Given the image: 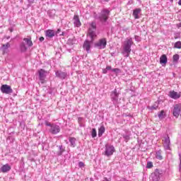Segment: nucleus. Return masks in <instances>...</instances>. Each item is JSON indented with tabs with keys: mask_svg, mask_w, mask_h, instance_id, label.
Masks as SVG:
<instances>
[{
	"mask_svg": "<svg viewBox=\"0 0 181 181\" xmlns=\"http://www.w3.org/2000/svg\"><path fill=\"white\" fill-rule=\"evenodd\" d=\"M134 45V42H132V38L127 39L126 41H124V43L123 45V50L122 52V54L124 57H129V54H131V51L132 50L131 49V46Z\"/></svg>",
	"mask_w": 181,
	"mask_h": 181,
	"instance_id": "nucleus-1",
	"label": "nucleus"
},
{
	"mask_svg": "<svg viewBox=\"0 0 181 181\" xmlns=\"http://www.w3.org/2000/svg\"><path fill=\"white\" fill-rule=\"evenodd\" d=\"M97 30V23L95 22H92L90 24V27L88 31V37L93 39V37H97L95 31Z\"/></svg>",
	"mask_w": 181,
	"mask_h": 181,
	"instance_id": "nucleus-2",
	"label": "nucleus"
},
{
	"mask_svg": "<svg viewBox=\"0 0 181 181\" xmlns=\"http://www.w3.org/2000/svg\"><path fill=\"white\" fill-rule=\"evenodd\" d=\"M119 94V91H118L117 89H115L113 91L111 92L110 98L114 105H117V104H118Z\"/></svg>",
	"mask_w": 181,
	"mask_h": 181,
	"instance_id": "nucleus-3",
	"label": "nucleus"
},
{
	"mask_svg": "<svg viewBox=\"0 0 181 181\" xmlns=\"http://www.w3.org/2000/svg\"><path fill=\"white\" fill-rule=\"evenodd\" d=\"M94 39H95V37L90 38V40H86L84 41L83 48L87 52V53H90V50L91 49V45H93Z\"/></svg>",
	"mask_w": 181,
	"mask_h": 181,
	"instance_id": "nucleus-4",
	"label": "nucleus"
},
{
	"mask_svg": "<svg viewBox=\"0 0 181 181\" xmlns=\"http://www.w3.org/2000/svg\"><path fill=\"white\" fill-rule=\"evenodd\" d=\"M114 152H115V148L114 146L106 144L105 145V156H111L114 155Z\"/></svg>",
	"mask_w": 181,
	"mask_h": 181,
	"instance_id": "nucleus-5",
	"label": "nucleus"
},
{
	"mask_svg": "<svg viewBox=\"0 0 181 181\" xmlns=\"http://www.w3.org/2000/svg\"><path fill=\"white\" fill-rule=\"evenodd\" d=\"M108 16H110V10L103 9L101 11V15L99 16V19L100 22H107Z\"/></svg>",
	"mask_w": 181,
	"mask_h": 181,
	"instance_id": "nucleus-6",
	"label": "nucleus"
},
{
	"mask_svg": "<svg viewBox=\"0 0 181 181\" xmlns=\"http://www.w3.org/2000/svg\"><path fill=\"white\" fill-rule=\"evenodd\" d=\"M0 90L3 94H12L13 93V90L11 88V86L7 84L2 85Z\"/></svg>",
	"mask_w": 181,
	"mask_h": 181,
	"instance_id": "nucleus-7",
	"label": "nucleus"
},
{
	"mask_svg": "<svg viewBox=\"0 0 181 181\" xmlns=\"http://www.w3.org/2000/svg\"><path fill=\"white\" fill-rule=\"evenodd\" d=\"M107 47V39L102 38L98 40V42L95 43V47H98V49H105Z\"/></svg>",
	"mask_w": 181,
	"mask_h": 181,
	"instance_id": "nucleus-8",
	"label": "nucleus"
},
{
	"mask_svg": "<svg viewBox=\"0 0 181 181\" xmlns=\"http://www.w3.org/2000/svg\"><path fill=\"white\" fill-rule=\"evenodd\" d=\"M49 132L53 135L59 134V132H60V126L55 124H52L51 128L49 129Z\"/></svg>",
	"mask_w": 181,
	"mask_h": 181,
	"instance_id": "nucleus-9",
	"label": "nucleus"
},
{
	"mask_svg": "<svg viewBox=\"0 0 181 181\" xmlns=\"http://www.w3.org/2000/svg\"><path fill=\"white\" fill-rule=\"evenodd\" d=\"M163 146L165 151H169V149H170V138H169V136L165 137L163 140Z\"/></svg>",
	"mask_w": 181,
	"mask_h": 181,
	"instance_id": "nucleus-10",
	"label": "nucleus"
},
{
	"mask_svg": "<svg viewBox=\"0 0 181 181\" xmlns=\"http://www.w3.org/2000/svg\"><path fill=\"white\" fill-rule=\"evenodd\" d=\"M38 74L40 81H45V78L47 76V71H45V69H40L38 71Z\"/></svg>",
	"mask_w": 181,
	"mask_h": 181,
	"instance_id": "nucleus-11",
	"label": "nucleus"
},
{
	"mask_svg": "<svg viewBox=\"0 0 181 181\" xmlns=\"http://www.w3.org/2000/svg\"><path fill=\"white\" fill-rule=\"evenodd\" d=\"M173 114L174 117H175L176 118H177L179 117V115H180V105L177 104L174 106Z\"/></svg>",
	"mask_w": 181,
	"mask_h": 181,
	"instance_id": "nucleus-12",
	"label": "nucleus"
},
{
	"mask_svg": "<svg viewBox=\"0 0 181 181\" xmlns=\"http://www.w3.org/2000/svg\"><path fill=\"white\" fill-rule=\"evenodd\" d=\"M55 74L58 78H61L62 80H64L67 77V73L63 72L62 71H57Z\"/></svg>",
	"mask_w": 181,
	"mask_h": 181,
	"instance_id": "nucleus-13",
	"label": "nucleus"
},
{
	"mask_svg": "<svg viewBox=\"0 0 181 181\" xmlns=\"http://www.w3.org/2000/svg\"><path fill=\"white\" fill-rule=\"evenodd\" d=\"M169 97H170V98H173V100H177L180 97V93L175 90H171L169 92Z\"/></svg>",
	"mask_w": 181,
	"mask_h": 181,
	"instance_id": "nucleus-14",
	"label": "nucleus"
},
{
	"mask_svg": "<svg viewBox=\"0 0 181 181\" xmlns=\"http://www.w3.org/2000/svg\"><path fill=\"white\" fill-rule=\"evenodd\" d=\"M74 25L76 28H80L81 26V21H80V18L78 16H74Z\"/></svg>",
	"mask_w": 181,
	"mask_h": 181,
	"instance_id": "nucleus-15",
	"label": "nucleus"
},
{
	"mask_svg": "<svg viewBox=\"0 0 181 181\" xmlns=\"http://www.w3.org/2000/svg\"><path fill=\"white\" fill-rule=\"evenodd\" d=\"M56 35V33L53 30H47L45 31V36L49 39H52Z\"/></svg>",
	"mask_w": 181,
	"mask_h": 181,
	"instance_id": "nucleus-16",
	"label": "nucleus"
},
{
	"mask_svg": "<svg viewBox=\"0 0 181 181\" xmlns=\"http://www.w3.org/2000/svg\"><path fill=\"white\" fill-rule=\"evenodd\" d=\"M142 10L141 8H136L133 11V16L134 19H139V14Z\"/></svg>",
	"mask_w": 181,
	"mask_h": 181,
	"instance_id": "nucleus-17",
	"label": "nucleus"
},
{
	"mask_svg": "<svg viewBox=\"0 0 181 181\" xmlns=\"http://www.w3.org/2000/svg\"><path fill=\"white\" fill-rule=\"evenodd\" d=\"M23 41L25 42L28 47H32V46H33V42H32V37L24 38Z\"/></svg>",
	"mask_w": 181,
	"mask_h": 181,
	"instance_id": "nucleus-18",
	"label": "nucleus"
},
{
	"mask_svg": "<svg viewBox=\"0 0 181 181\" xmlns=\"http://www.w3.org/2000/svg\"><path fill=\"white\" fill-rule=\"evenodd\" d=\"M160 64H166L168 63V57L165 54H163L160 58Z\"/></svg>",
	"mask_w": 181,
	"mask_h": 181,
	"instance_id": "nucleus-19",
	"label": "nucleus"
},
{
	"mask_svg": "<svg viewBox=\"0 0 181 181\" xmlns=\"http://www.w3.org/2000/svg\"><path fill=\"white\" fill-rule=\"evenodd\" d=\"M9 170H11V167L9 166V164L4 165L1 167V172H3V173H6V172H9Z\"/></svg>",
	"mask_w": 181,
	"mask_h": 181,
	"instance_id": "nucleus-20",
	"label": "nucleus"
},
{
	"mask_svg": "<svg viewBox=\"0 0 181 181\" xmlns=\"http://www.w3.org/2000/svg\"><path fill=\"white\" fill-rule=\"evenodd\" d=\"M105 132V127L104 125L100 126V127L98 129V136L99 138H101L103 136V134Z\"/></svg>",
	"mask_w": 181,
	"mask_h": 181,
	"instance_id": "nucleus-21",
	"label": "nucleus"
},
{
	"mask_svg": "<svg viewBox=\"0 0 181 181\" xmlns=\"http://www.w3.org/2000/svg\"><path fill=\"white\" fill-rule=\"evenodd\" d=\"M156 158L159 160H162V159H163V157L162 156V151L159 150L156 152Z\"/></svg>",
	"mask_w": 181,
	"mask_h": 181,
	"instance_id": "nucleus-22",
	"label": "nucleus"
},
{
	"mask_svg": "<svg viewBox=\"0 0 181 181\" xmlns=\"http://www.w3.org/2000/svg\"><path fill=\"white\" fill-rule=\"evenodd\" d=\"M20 50L23 52H25L26 50H28V47H26V45H25V42H21L20 44Z\"/></svg>",
	"mask_w": 181,
	"mask_h": 181,
	"instance_id": "nucleus-23",
	"label": "nucleus"
},
{
	"mask_svg": "<svg viewBox=\"0 0 181 181\" xmlns=\"http://www.w3.org/2000/svg\"><path fill=\"white\" fill-rule=\"evenodd\" d=\"M9 47H11V44H9V42H7L6 44L3 45L1 47L3 53H5V52H6L8 49H9Z\"/></svg>",
	"mask_w": 181,
	"mask_h": 181,
	"instance_id": "nucleus-24",
	"label": "nucleus"
},
{
	"mask_svg": "<svg viewBox=\"0 0 181 181\" xmlns=\"http://www.w3.org/2000/svg\"><path fill=\"white\" fill-rule=\"evenodd\" d=\"M69 142L71 144V146H72V148H74L76 146V138L74 137H69Z\"/></svg>",
	"mask_w": 181,
	"mask_h": 181,
	"instance_id": "nucleus-25",
	"label": "nucleus"
},
{
	"mask_svg": "<svg viewBox=\"0 0 181 181\" xmlns=\"http://www.w3.org/2000/svg\"><path fill=\"white\" fill-rule=\"evenodd\" d=\"M59 151L57 152L58 156H62L63 155V153L66 151L64 148H63V146H59Z\"/></svg>",
	"mask_w": 181,
	"mask_h": 181,
	"instance_id": "nucleus-26",
	"label": "nucleus"
},
{
	"mask_svg": "<svg viewBox=\"0 0 181 181\" xmlns=\"http://www.w3.org/2000/svg\"><path fill=\"white\" fill-rule=\"evenodd\" d=\"M151 178L153 181H159L160 180V177H159V174H153L151 175Z\"/></svg>",
	"mask_w": 181,
	"mask_h": 181,
	"instance_id": "nucleus-27",
	"label": "nucleus"
},
{
	"mask_svg": "<svg viewBox=\"0 0 181 181\" xmlns=\"http://www.w3.org/2000/svg\"><path fill=\"white\" fill-rule=\"evenodd\" d=\"M125 142H128L129 140L130 139V137L131 136V133L130 132H127L126 134H123L122 135Z\"/></svg>",
	"mask_w": 181,
	"mask_h": 181,
	"instance_id": "nucleus-28",
	"label": "nucleus"
},
{
	"mask_svg": "<svg viewBox=\"0 0 181 181\" xmlns=\"http://www.w3.org/2000/svg\"><path fill=\"white\" fill-rule=\"evenodd\" d=\"M158 115L159 119H163L165 118V110H161Z\"/></svg>",
	"mask_w": 181,
	"mask_h": 181,
	"instance_id": "nucleus-29",
	"label": "nucleus"
},
{
	"mask_svg": "<svg viewBox=\"0 0 181 181\" xmlns=\"http://www.w3.org/2000/svg\"><path fill=\"white\" fill-rule=\"evenodd\" d=\"M90 135L92 138H95V136H97V129H95V128L92 129Z\"/></svg>",
	"mask_w": 181,
	"mask_h": 181,
	"instance_id": "nucleus-30",
	"label": "nucleus"
},
{
	"mask_svg": "<svg viewBox=\"0 0 181 181\" xmlns=\"http://www.w3.org/2000/svg\"><path fill=\"white\" fill-rule=\"evenodd\" d=\"M174 47L175 49H181V42L180 41H177V42H175Z\"/></svg>",
	"mask_w": 181,
	"mask_h": 181,
	"instance_id": "nucleus-31",
	"label": "nucleus"
},
{
	"mask_svg": "<svg viewBox=\"0 0 181 181\" xmlns=\"http://www.w3.org/2000/svg\"><path fill=\"white\" fill-rule=\"evenodd\" d=\"M179 61V54H175L173 57V62H178Z\"/></svg>",
	"mask_w": 181,
	"mask_h": 181,
	"instance_id": "nucleus-32",
	"label": "nucleus"
},
{
	"mask_svg": "<svg viewBox=\"0 0 181 181\" xmlns=\"http://www.w3.org/2000/svg\"><path fill=\"white\" fill-rule=\"evenodd\" d=\"M159 105V103L156 102V103L151 106V110H158V107Z\"/></svg>",
	"mask_w": 181,
	"mask_h": 181,
	"instance_id": "nucleus-33",
	"label": "nucleus"
},
{
	"mask_svg": "<svg viewBox=\"0 0 181 181\" xmlns=\"http://www.w3.org/2000/svg\"><path fill=\"white\" fill-rule=\"evenodd\" d=\"M153 166V164L152 163V162L147 163V165H146L147 169H151V168H152Z\"/></svg>",
	"mask_w": 181,
	"mask_h": 181,
	"instance_id": "nucleus-34",
	"label": "nucleus"
},
{
	"mask_svg": "<svg viewBox=\"0 0 181 181\" xmlns=\"http://www.w3.org/2000/svg\"><path fill=\"white\" fill-rule=\"evenodd\" d=\"M45 125L47 127H50V128H52V125H53V124H51L50 122H49L48 121H45Z\"/></svg>",
	"mask_w": 181,
	"mask_h": 181,
	"instance_id": "nucleus-35",
	"label": "nucleus"
},
{
	"mask_svg": "<svg viewBox=\"0 0 181 181\" xmlns=\"http://www.w3.org/2000/svg\"><path fill=\"white\" fill-rule=\"evenodd\" d=\"M135 40H136V42H140L141 41V38L139 37V36L136 35L135 36Z\"/></svg>",
	"mask_w": 181,
	"mask_h": 181,
	"instance_id": "nucleus-36",
	"label": "nucleus"
},
{
	"mask_svg": "<svg viewBox=\"0 0 181 181\" xmlns=\"http://www.w3.org/2000/svg\"><path fill=\"white\" fill-rule=\"evenodd\" d=\"M108 70H111V69H103V73L104 74H107V72L108 71Z\"/></svg>",
	"mask_w": 181,
	"mask_h": 181,
	"instance_id": "nucleus-37",
	"label": "nucleus"
},
{
	"mask_svg": "<svg viewBox=\"0 0 181 181\" xmlns=\"http://www.w3.org/2000/svg\"><path fill=\"white\" fill-rule=\"evenodd\" d=\"M78 166H79V168H83V166H84V163H83V162H79Z\"/></svg>",
	"mask_w": 181,
	"mask_h": 181,
	"instance_id": "nucleus-38",
	"label": "nucleus"
},
{
	"mask_svg": "<svg viewBox=\"0 0 181 181\" xmlns=\"http://www.w3.org/2000/svg\"><path fill=\"white\" fill-rule=\"evenodd\" d=\"M180 172H181V156L180 155V166H179Z\"/></svg>",
	"mask_w": 181,
	"mask_h": 181,
	"instance_id": "nucleus-39",
	"label": "nucleus"
},
{
	"mask_svg": "<svg viewBox=\"0 0 181 181\" xmlns=\"http://www.w3.org/2000/svg\"><path fill=\"white\" fill-rule=\"evenodd\" d=\"M39 40H40V42H43V40H45V37H40Z\"/></svg>",
	"mask_w": 181,
	"mask_h": 181,
	"instance_id": "nucleus-40",
	"label": "nucleus"
},
{
	"mask_svg": "<svg viewBox=\"0 0 181 181\" xmlns=\"http://www.w3.org/2000/svg\"><path fill=\"white\" fill-rule=\"evenodd\" d=\"M118 70H119V69H112V71H114L115 73H117V71H118Z\"/></svg>",
	"mask_w": 181,
	"mask_h": 181,
	"instance_id": "nucleus-41",
	"label": "nucleus"
},
{
	"mask_svg": "<svg viewBox=\"0 0 181 181\" xmlns=\"http://www.w3.org/2000/svg\"><path fill=\"white\" fill-rule=\"evenodd\" d=\"M177 28H181V22L177 25Z\"/></svg>",
	"mask_w": 181,
	"mask_h": 181,
	"instance_id": "nucleus-42",
	"label": "nucleus"
},
{
	"mask_svg": "<svg viewBox=\"0 0 181 181\" xmlns=\"http://www.w3.org/2000/svg\"><path fill=\"white\" fill-rule=\"evenodd\" d=\"M103 1V2H108V1H110V0H102Z\"/></svg>",
	"mask_w": 181,
	"mask_h": 181,
	"instance_id": "nucleus-43",
	"label": "nucleus"
},
{
	"mask_svg": "<svg viewBox=\"0 0 181 181\" xmlns=\"http://www.w3.org/2000/svg\"><path fill=\"white\" fill-rule=\"evenodd\" d=\"M106 69H111V66H107Z\"/></svg>",
	"mask_w": 181,
	"mask_h": 181,
	"instance_id": "nucleus-44",
	"label": "nucleus"
}]
</instances>
